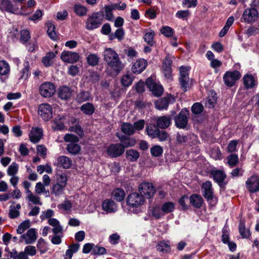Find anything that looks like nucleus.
<instances>
[{"mask_svg": "<svg viewBox=\"0 0 259 259\" xmlns=\"http://www.w3.org/2000/svg\"><path fill=\"white\" fill-rule=\"evenodd\" d=\"M87 62L92 66H96L99 61V57L97 54H90L87 57Z\"/></svg>", "mask_w": 259, "mask_h": 259, "instance_id": "nucleus-47", "label": "nucleus"}, {"mask_svg": "<svg viewBox=\"0 0 259 259\" xmlns=\"http://www.w3.org/2000/svg\"><path fill=\"white\" fill-rule=\"evenodd\" d=\"M18 170V164L14 162L8 167L7 170V175L9 176H17Z\"/></svg>", "mask_w": 259, "mask_h": 259, "instance_id": "nucleus-50", "label": "nucleus"}, {"mask_svg": "<svg viewBox=\"0 0 259 259\" xmlns=\"http://www.w3.org/2000/svg\"><path fill=\"white\" fill-rule=\"evenodd\" d=\"M145 202L144 197L137 192H134L128 195L126 198L127 205L132 208H139Z\"/></svg>", "mask_w": 259, "mask_h": 259, "instance_id": "nucleus-3", "label": "nucleus"}, {"mask_svg": "<svg viewBox=\"0 0 259 259\" xmlns=\"http://www.w3.org/2000/svg\"><path fill=\"white\" fill-rule=\"evenodd\" d=\"M90 94L88 92L81 91L78 93L76 96V101L78 102L82 103L90 100Z\"/></svg>", "mask_w": 259, "mask_h": 259, "instance_id": "nucleus-49", "label": "nucleus"}, {"mask_svg": "<svg viewBox=\"0 0 259 259\" xmlns=\"http://www.w3.org/2000/svg\"><path fill=\"white\" fill-rule=\"evenodd\" d=\"M102 208L107 213L115 212L117 209V205L111 199H106L102 203Z\"/></svg>", "mask_w": 259, "mask_h": 259, "instance_id": "nucleus-23", "label": "nucleus"}, {"mask_svg": "<svg viewBox=\"0 0 259 259\" xmlns=\"http://www.w3.org/2000/svg\"><path fill=\"white\" fill-rule=\"evenodd\" d=\"M80 110L84 114L90 115L94 112L95 108L92 104L87 103L81 106Z\"/></svg>", "mask_w": 259, "mask_h": 259, "instance_id": "nucleus-45", "label": "nucleus"}, {"mask_svg": "<svg viewBox=\"0 0 259 259\" xmlns=\"http://www.w3.org/2000/svg\"><path fill=\"white\" fill-rule=\"evenodd\" d=\"M243 84L246 89H252L257 85L255 77L251 74H246L243 78Z\"/></svg>", "mask_w": 259, "mask_h": 259, "instance_id": "nucleus-22", "label": "nucleus"}, {"mask_svg": "<svg viewBox=\"0 0 259 259\" xmlns=\"http://www.w3.org/2000/svg\"><path fill=\"white\" fill-rule=\"evenodd\" d=\"M189 199L191 204L193 207L197 208H200L203 202L202 197L200 195L197 194L192 195L190 197Z\"/></svg>", "mask_w": 259, "mask_h": 259, "instance_id": "nucleus-28", "label": "nucleus"}, {"mask_svg": "<svg viewBox=\"0 0 259 259\" xmlns=\"http://www.w3.org/2000/svg\"><path fill=\"white\" fill-rule=\"evenodd\" d=\"M65 116L64 115H59L54 120L53 127L57 130H62L64 127Z\"/></svg>", "mask_w": 259, "mask_h": 259, "instance_id": "nucleus-29", "label": "nucleus"}, {"mask_svg": "<svg viewBox=\"0 0 259 259\" xmlns=\"http://www.w3.org/2000/svg\"><path fill=\"white\" fill-rule=\"evenodd\" d=\"M30 226V221L29 220H27L23 221L18 225L17 229V233L20 234L23 233Z\"/></svg>", "mask_w": 259, "mask_h": 259, "instance_id": "nucleus-51", "label": "nucleus"}, {"mask_svg": "<svg viewBox=\"0 0 259 259\" xmlns=\"http://www.w3.org/2000/svg\"><path fill=\"white\" fill-rule=\"evenodd\" d=\"M38 113L44 120L48 121L53 116V109L49 104L42 103L38 107Z\"/></svg>", "mask_w": 259, "mask_h": 259, "instance_id": "nucleus-6", "label": "nucleus"}, {"mask_svg": "<svg viewBox=\"0 0 259 259\" xmlns=\"http://www.w3.org/2000/svg\"><path fill=\"white\" fill-rule=\"evenodd\" d=\"M37 239L36 230L34 228L29 229L26 234L22 235L19 240V242H25L26 244L33 243Z\"/></svg>", "mask_w": 259, "mask_h": 259, "instance_id": "nucleus-14", "label": "nucleus"}, {"mask_svg": "<svg viewBox=\"0 0 259 259\" xmlns=\"http://www.w3.org/2000/svg\"><path fill=\"white\" fill-rule=\"evenodd\" d=\"M240 77L241 73L238 71H227L224 75L223 80L227 87H232Z\"/></svg>", "mask_w": 259, "mask_h": 259, "instance_id": "nucleus-5", "label": "nucleus"}, {"mask_svg": "<svg viewBox=\"0 0 259 259\" xmlns=\"http://www.w3.org/2000/svg\"><path fill=\"white\" fill-rule=\"evenodd\" d=\"M65 187L64 186L54 184L52 186L51 193L55 196H59L63 193Z\"/></svg>", "mask_w": 259, "mask_h": 259, "instance_id": "nucleus-53", "label": "nucleus"}, {"mask_svg": "<svg viewBox=\"0 0 259 259\" xmlns=\"http://www.w3.org/2000/svg\"><path fill=\"white\" fill-rule=\"evenodd\" d=\"M46 26L47 27V33L50 37L53 40L56 39L57 36L55 31V26L54 24L51 21H48L46 23Z\"/></svg>", "mask_w": 259, "mask_h": 259, "instance_id": "nucleus-39", "label": "nucleus"}, {"mask_svg": "<svg viewBox=\"0 0 259 259\" xmlns=\"http://www.w3.org/2000/svg\"><path fill=\"white\" fill-rule=\"evenodd\" d=\"M124 34V33L123 30L121 28H119L116 30L114 34H111L110 37L111 39L116 38L119 40H121L122 39Z\"/></svg>", "mask_w": 259, "mask_h": 259, "instance_id": "nucleus-63", "label": "nucleus"}, {"mask_svg": "<svg viewBox=\"0 0 259 259\" xmlns=\"http://www.w3.org/2000/svg\"><path fill=\"white\" fill-rule=\"evenodd\" d=\"M106 253V250L104 247L99 246H94V248H93V251L92 253L94 255H103Z\"/></svg>", "mask_w": 259, "mask_h": 259, "instance_id": "nucleus-64", "label": "nucleus"}, {"mask_svg": "<svg viewBox=\"0 0 259 259\" xmlns=\"http://www.w3.org/2000/svg\"><path fill=\"white\" fill-rule=\"evenodd\" d=\"M26 199L28 200L29 204L42 205L40 198L32 192L26 194Z\"/></svg>", "mask_w": 259, "mask_h": 259, "instance_id": "nucleus-27", "label": "nucleus"}, {"mask_svg": "<svg viewBox=\"0 0 259 259\" xmlns=\"http://www.w3.org/2000/svg\"><path fill=\"white\" fill-rule=\"evenodd\" d=\"M134 80L133 76L129 74H125L122 76L121 78V84L124 87H129L133 82Z\"/></svg>", "mask_w": 259, "mask_h": 259, "instance_id": "nucleus-46", "label": "nucleus"}, {"mask_svg": "<svg viewBox=\"0 0 259 259\" xmlns=\"http://www.w3.org/2000/svg\"><path fill=\"white\" fill-rule=\"evenodd\" d=\"M30 65L28 58H26L23 63V68L20 71V79L26 80L30 75Z\"/></svg>", "mask_w": 259, "mask_h": 259, "instance_id": "nucleus-30", "label": "nucleus"}, {"mask_svg": "<svg viewBox=\"0 0 259 259\" xmlns=\"http://www.w3.org/2000/svg\"><path fill=\"white\" fill-rule=\"evenodd\" d=\"M37 247L41 254L44 253L47 251V247L44 239H39L37 243Z\"/></svg>", "mask_w": 259, "mask_h": 259, "instance_id": "nucleus-61", "label": "nucleus"}, {"mask_svg": "<svg viewBox=\"0 0 259 259\" xmlns=\"http://www.w3.org/2000/svg\"><path fill=\"white\" fill-rule=\"evenodd\" d=\"M140 194L147 198L152 197L155 193V189L152 183L144 182L139 187Z\"/></svg>", "mask_w": 259, "mask_h": 259, "instance_id": "nucleus-7", "label": "nucleus"}, {"mask_svg": "<svg viewBox=\"0 0 259 259\" xmlns=\"http://www.w3.org/2000/svg\"><path fill=\"white\" fill-rule=\"evenodd\" d=\"M157 125L158 127L164 129L168 127L171 123V118L168 116H162L157 117Z\"/></svg>", "mask_w": 259, "mask_h": 259, "instance_id": "nucleus-24", "label": "nucleus"}, {"mask_svg": "<svg viewBox=\"0 0 259 259\" xmlns=\"http://www.w3.org/2000/svg\"><path fill=\"white\" fill-rule=\"evenodd\" d=\"M104 58L109 67L117 73L123 68V65L120 61L118 54L113 49L111 48L105 49L104 52Z\"/></svg>", "mask_w": 259, "mask_h": 259, "instance_id": "nucleus-1", "label": "nucleus"}, {"mask_svg": "<svg viewBox=\"0 0 259 259\" xmlns=\"http://www.w3.org/2000/svg\"><path fill=\"white\" fill-rule=\"evenodd\" d=\"M189 67L181 66L180 68V82L182 88L184 92L187 91V88L188 87V82L189 80L188 75V70Z\"/></svg>", "mask_w": 259, "mask_h": 259, "instance_id": "nucleus-16", "label": "nucleus"}, {"mask_svg": "<svg viewBox=\"0 0 259 259\" xmlns=\"http://www.w3.org/2000/svg\"><path fill=\"white\" fill-rule=\"evenodd\" d=\"M191 13L189 10H180L178 11L176 14V17L179 19L186 20L190 15Z\"/></svg>", "mask_w": 259, "mask_h": 259, "instance_id": "nucleus-58", "label": "nucleus"}, {"mask_svg": "<svg viewBox=\"0 0 259 259\" xmlns=\"http://www.w3.org/2000/svg\"><path fill=\"white\" fill-rule=\"evenodd\" d=\"M239 231L240 235L243 238H247L250 235L249 231L246 229L245 227V224L243 221H240L239 225Z\"/></svg>", "mask_w": 259, "mask_h": 259, "instance_id": "nucleus-54", "label": "nucleus"}, {"mask_svg": "<svg viewBox=\"0 0 259 259\" xmlns=\"http://www.w3.org/2000/svg\"><path fill=\"white\" fill-rule=\"evenodd\" d=\"M125 196L124 191L121 188H116L112 192V197L116 201H122Z\"/></svg>", "mask_w": 259, "mask_h": 259, "instance_id": "nucleus-32", "label": "nucleus"}, {"mask_svg": "<svg viewBox=\"0 0 259 259\" xmlns=\"http://www.w3.org/2000/svg\"><path fill=\"white\" fill-rule=\"evenodd\" d=\"M247 190L251 193L259 191V176L253 175L249 178L245 182Z\"/></svg>", "mask_w": 259, "mask_h": 259, "instance_id": "nucleus-15", "label": "nucleus"}, {"mask_svg": "<svg viewBox=\"0 0 259 259\" xmlns=\"http://www.w3.org/2000/svg\"><path fill=\"white\" fill-rule=\"evenodd\" d=\"M258 17L257 10L253 8H248L244 10L242 19L247 23L251 24L255 22Z\"/></svg>", "mask_w": 259, "mask_h": 259, "instance_id": "nucleus-9", "label": "nucleus"}, {"mask_svg": "<svg viewBox=\"0 0 259 259\" xmlns=\"http://www.w3.org/2000/svg\"><path fill=\"white\" fill-rule=\"evenodd\" d=\"M188 137L182 133H178L176 135V141L179 144H184L188 142Z\"/></svg>", "mask_w": 259, "mask_h": 259, "instance_id": "nucleus-62", "label": "nucleus"}, {"mask_svg": "<svg viewBox=\"0 0 259 259\" xmlns=\"http://www.w3.org/2000/svg\"><path fill=\"white\" fill-rule=\"evenodd\" d=\"M163 148L159 145H155L150 149L151 154L153 156L159 157L163 153Z\"/></svg>", "mask_w": 259, "mask_h": 259, "instance_id": "nucleus-55", "label": "nucleus"}, {"mask_svg": "<svg viewBox=\"0 0 259 259\" xmlns=\"http://www.w3.org/2000/svg\"><path fill=\"white\" fill-rule=\"evenodd\" d=\"M48 223L50 225L53 227L52 231L55 234L51 237V241L54 244H60L61 243V236L57 235L62 233L63 228L60 225L59 222L56 219L51 218L48 220Z\"/></svg>", "mask_w": 259, "mask_h": 259, "instance_id": "nucleus-4", "label": "nucleus"}, {"mask_svg": "<svg viewBox=\"0 0 259 259\" xmlns=\"http://www.w3.org/2000/svg\"><path fill=\"white\" fill-rule=\"evenodd\" d=\"M66 176L64 174L56 175L55 184L61 185L66 186L67 183Z\"/></svg>", "mask_w": 259, "mask_h": 259, "instance_id": "nucleus-57", "label": "nucleus"}, {"mask_svg": "<svg viewBox=\"0 0 259 259\" xmlns=\"http://www.w3.org/2000/svg\"><path fill=\"white\" fill-rule=\"evenodd\" d=\"M0 9L2 11H6L10 13L14 12V5L9 0L2 1Z\"/></svg>", "mask_w": 259, "mask_h": 259, "instance_id": "nucleus-35", "label": "nucleus"}, {"mask_svg": "<svg viewBox=\"0 0 259 259\" xmlns=\"http://www.w3.org/2000/svg\"><path fill=\"white\" fill-rule=\"evenodd\" d=\"M104 16L100 12H94L87 19L85 22V28L89 30L96 29L102 24Z\"/></svg>", "mask_w": 259, "mask_h": 259, "instance_id": "nucleus-2", "label": "nucleus"}, {"mask_svg": "<svg viewBox=\"0 0 259 259\" xmlns=\"http://www.w3.org/2000/svg\"><path fill=\"white\" fill-rule=\"evenodd\" d=\"M10 72V66L9 63L5 60L0 61V78L4 81L8 78Z\"/></svg>", "mask_w": 259, "mask_h": 259, "instance_id": "nucleus-19", "label": "nucleus"}, {"mask_svg": "<svg viewBox=\"0 0 259 259\" xmlns=\"http://www.w3.org/2000/svg\"><path fill=\"white\" fill-rule=\"evenodd\" d=\"M121 129L124 134L127 135H132L135 132L133 125L130 123H122Z\"/></svg>", "mask_w": 259, "mask_h": 259, "instance_id": "nucleus-43", "label": "nucleus"}, {"mask_svg": "<svg viewBox=\"0 0 259 259\" xmlns=\"http://www.w3.org/2000/svg\"><path fill=\"white\" fill-rule=\"evenodd\" d=\"M39 90L40 94L45 98L51 97L56 91L54 85L50 82H46L41 84Z\"/></svg>", "mask_w": 259, "mask_h": 259, "instance_id": "nucleus-13", "label": "nucleus"}, {"mask_svg": "<svg viewBox=\"0 0 259 259\" xmlns=\"http://www.w3.org/2000/svg\"><path fill=\"white\" fill-rule=\"evenodd\" d=\"M154 104L157 109L162 110L167 108L169 101L168 99L163 98L156 101Z\"/></svg>", "mask_w": 259, "mask_h": 259, "instance_id": "nucleus-38", "label": "nucleus"}, {"mask_svg": "<svg viewBox=\"0 0 259 259\" xmlns=\"http://www.w3.org/2000/svg\"><path fill=\"white\" fill-rule=\"evenodd\" d=\"M175 204L171 202H167L163 203L161 206V210L164 213H168L174 211Z\"/></svg>", "mask_w": 259, "mask_h": 259, "instance_id": "nucleus-52", "label": "nucleus"}, {"mask_svg": "<svg viewBox=\"0 0 259 259\" xmlns=\"http://www.w3.org/2000/svg\"><path fill=\"white\" fill-rule=\"evenodd\" d=\"M174 32V30L169 26H163L160 29V32L167 37L171 36Z\"/></svg>", "mask_w": 259, "mask_h": 259, "instance_id": "nucleus-60", "label": "nucleus"}, {"mask_svg": "<svg viewBox=\"0 0 259 259\" xmlns=\"http://www.w3.org/2000/svg\"><path fill=\"white\" fill-rule=\"evenodd\" d=\"M147 65L146 60L144 59H139L133 64L132 70L134 73L139 74L143 71Z\"/></svg>", "mask_w": 259, "mask_h": 259, "instance_id": "nucleus-21", "label": "nucleus"}, {"mask_svg": "<svg viewBox=\"0 0 259 259\" xmlns=\"http://www.w3.org/2000/svg\"><path fill=\"white\" fill-rule=\"evenodd\" d=\"M73 9L75 13L80 17L85 16L88 11L86 7L79 4H75Z\"/></svg>", "mask_w": 259, "mask_h": 259, "instance_id": "nucleus-33", "label": "nucleus"}, {"mask_svg": "<svg viewBox=\"0 0 259 259\" xmlns=\"http://www.w3.org/2000/svg\"><path fill=\"white\" fill-rule=\"evenodd\" d=\"M154 32L153 30H150L145 34L144 39L149 45L152 46L154 44Z\"/></svg>", "mask_w": 259, "mask_h": 259, "instance_id": "nucleus-56", "label": "nucleus"}, {"mask_svg": "<svg viewBox=\"0 0 259 259\" xmlns=\"http://www.w3.org/2000/svg\"><path fill=\"white\" fill-rule=\"evenodd\" d=\"M155 124H150L146 127V132L149 136L152 138H156L159 130Z\"/></svg>", "mask_w": 259, "mask_h": 259, "instance_id": "nucleus-37", "label": "nucleus"}, {"mask_svg": "<svg viewBox=\"0 0 259 259\" xmlns=\"http://www.w3.org/2000/svg\"><path fill=\"white\" fill-rule=\"evenodd\" d=\"M55 165L64 169L70 168L72 165V159L66 156H59L56 160Z\"/></svg>", "mask_w": 259, "mask_h": 259, "instance_id": "nucleus-18", "label": "nucleus"}, {"mask_svg": "<svg viewBox=\"0 0 259 259\" xmlns=\"http://www.w3.org/2000/svg\"><path fill=\"white\" fill-rule=\"evenodd\" d=\"M61 59L65 63L73 64L79 61L80 56L76 52L64 51L61 53Z\"/></svg>", "mask_w": 259, "mask_h": 259, "instance_id": "nucleus-10", "label": "nucleus"}, {"mask_svg": "<svg viewBox=\"0 0 259 259\" xmlns=\"http://www.w3.org/2000/svg\"><path fill=\"white\" fill-rule=\"evenodd\" d=\"M36 4L34 0H29L27 3V6H23L21 7V12L23 15H29L31 13V11L28 10L31 7H34Z\"/></svg>", "mask_w": 259, "mask_h": 259, "instance_id": "nucleus-48", "label": "nucleus"}, {"mask_svg": "<svg viewBox=\"0 0 259 259\" xmlns=\"http://www.w3.org/2000/svg\"><path fill=\"white\" fill-rule=\"evenodd\" d=\"M156 249L160 252L166 254L170 252L171 250L169 242L168 241H161L156 245Z\"/></svg>", "mask_w": 259, "mask_h": 259, "instance_id": "nucleus-26", "label": "nucleus"}, {"mask_svg": "<svg viewBox=\"0 0 259 259\" xmlns=\"http://www.w3.org/2000/svg\"><path fill=\"white\" fill-rule=\"evenodd\" d=\"M119 139L121 142L120 144L123 146L124 150L126 148L134 146L136 143L134 139L128 137H123Z\"/></svg>", "mask_w": 259, "mask_h": 259, "instance_id": "nucleus-36", "label": "nucleus"}, {"mask_svg": "<svg viewBox=\"0 0 259 259\" xmlns=\"http://www.w3.org/2000/svg\"><path fill=\"white\" fill-rule=\"evenodd\" d=\"M189 111L186 109H183L178 116L175 118L176 126L179 128H184L187 126L188 120Z\"/></svg>", "mask_w": 259, "mask_h": 259, "instance_id": "nucleus-8", "label": "nucleus"}, {"mask_svg": "<svg viewBox=\"0 0 259 259\" xmlns=\"http://www.w3.org/2000/svg\"><path fill=\"white\" fill-rule=\"evenodd\" d=\"M139 156V153L134 149H130L126 151V157L131 161H136Z\"/></svg>", "mask_w": 259, "mask_h": 259, "instance_id": "nucleus-42", "label": "nucleus"}, {"mask_svg": "<svg viewBox=\"0 0 259 259\" xmlns=\"http://www.w3.org/2000/svg\"><path fill=\"white\" fill-rule=\"evenodd\" d=\"M69 131L75 133L80 137L84 135V132L81 127L78 125V123L74 125H70Z\"/></svg>", "mask_w": 259, "mask_h": 259, "instance_id": "nucleus-59", "label": "nucleus"}, {"mask_svg": "<svg viewBox=\"0 0 259 259\" xmlns=\"http://www.w3.org/2000/svg\"><path fill=\"white\" fill-rule=\"evenodd\" d=\"M55 54L54 52H50L47 54L42 59V63L46 67H49L53 64V59L55 57Z\"/></svg>", "mask_w": 259, "mask_h": 259, "instance_id": "nucleus-40", "label": "nucleus"}, {"mask_svg": "<svg viewBox=\"0 0 259 259\" xmlns=\"http://www.w3.org/2000/svg\"><path fill=\"white\" fill-rule=\"evenodd\" d=\"M146 84L149 90L155 96L159 97L162 95L163 92L162 86L153 80L151 78H148L147 79Z\"/></svg>", "mask_w": 259, "mask_h": 259, "instance_id": "nucleus-11", "label": "nucleus"}, {"mask_svg": "<svg viewBox=\"0 0 259 259\" xmlns=\"http://www.w3.org/2000/svg\"><path fill=\"white\" fill-rule=\"evenodd\" d=\"M106 152L110 157L115 158L121 156L124 150L120 144H112L107 147Z\"/></svg>", "mask_w": 259, "mask_h": 259, "instance_id": "nucleus-12", "label": "nucleus"}, {"mask_svg": "<svg viewBox=\"0 0 259 259\" xmlns=\"http://www.w3.org/2000/svg\"><path fill=\"white\" fill-rule=\"evenodd\" d=\"M67 151L72 155L77 154L80 150V147L77 143H71L67 145Z\"/></svg>", "mask_w": 259, "mask_h": 259, "instance_id": "nucleus-44", "label": "nucleus"}, {"mask_svg": "<svg viewBox=\"0 0 259 259\" xmlns=\"http://www.w3.org/2000/svg\"><path fill=\"white\" fill-rule=\"evenodd\" d=\"M20 208L21 205L20 204H17L16 206H11L9 213L10 218L12 219L18 218L20 215L19 209Z\"/></svg>", "mask_w": 259, "mask_h": 259, "instance_id": "nucleus-41", "label": "nucleus"}, {"mask_svg": "<svg viewBox=\"0 0 259 259\" xmlns=\"http://www.w3.org/2000/svg\"><path fill=\"white\" fill-rule=\"evenodd\" d=\"M202 191L203 196L207 201H213L215 203V198L213 196L212 185L210 182L207 181L202 185Z\"/></svg>", "mask_w": 259, "mask_h": 259, "instance_id": "nucleus-17", "label": "nucleus"}, {"mask_svg": "<svg viewBox=\"0 0 259 259\" xmlns=\"http://www.w3.org/2000/svg\"><path fill=\"white\" fill-rule=\"evenodd\" d=\"M217 97L214 92H210V93L205 101V106L208 108H212L214 106L217 102Z\"/></svg>", "mask_w": 259, "mask_h": 259, "instance_id": "nucleus-34", "label": "nucleus"}, {"mask_svg": "<svg viewBox=\"0 0 259 259\" xmlns=\"http://www.w3.org/2000/svg\"><path fill=\"white\" fill-rule=\"evenodd\" d=\"M214 180L221 186L223 181L226 177L224 172L221 170H214L212 172Z\"/></svg>", "mask_w": 259, "mask_h": 259, "instance_id": "nucleus-31", "label": "nucleus"}, {"mask_svg": "<svg viewBox=\"0 0 259 259\" xmlns=\"http://www.w3.org/2000/svg\"><path fill=\"white\" fill-rule=\"evenodd\" d=\"M43 136L42 130L37 127H32L29 135V139L33 143H38Z\"/></svg>", "mask_w": 259, "mask_h": 259, "instance_id": "nucleus-20", "label": "nucleus"}, {"mask_svg": "<svg viewBox=\"0 0 259 259\" xmlns=\"http://www.w3.org/2000/svg\"><path fill=\"white\" fill-rule=\"evenodd\" d=\"M72 93V90L66 86L60 88L58 91V96L63 100L69 99L71 96Z\"/></svg>", "mask_w": 259, "mask_h": 259, "instance_id": "nucleus-25", "label": "nucleus"}]
</instances>
